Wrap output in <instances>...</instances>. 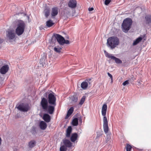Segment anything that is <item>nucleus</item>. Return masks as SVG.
<instances>
[{
  "mask_svg": "<svg viewBox=\"0 0 151 151\" xmlns=\"http://www.w3.org/2000/svg\"><path fill=\"white\" fill-rule=\"evenodd\" d=\"M104 52L105 56L106 57L115 60L116 63L121 64L122 63V61L121 60L114 56L112 55L111 54L108 53L106 50H104Z\"/></svg>",
  "mask_w": 151,
  "mask_h": 151,
  "instance_id": "6e6552de",
  "label": "nucleus"
},
{
  "mask_svg": "<svg viewBox=\"0 0 151 151\" xmlns=\"http://www.w3.org/2000/svg\"><path fill=\"white\" fill-rule=\"evenodd\" d=\"M66 148L64 145L61 146L60 148V151H66Z\"/></svg>",
  "mask_w": 151,
  "mask_h": 151,
  "instance_id": "72a5a7b5",
  "label": "nucleus"
},
{
  "mask_svg": "<svg viewBox=\"0 0 151 151\" xmlns=\"http://www.w3.org/2000/svg\"><path fill=\"white\" fill-rule=\"evenodd\" d=\"M54 24L52 21L51 20H49L46 22V26L48 27H50Z\"/></svg>",
  "mask_w": 151,
  "mask_h": 151,
  "instance_id": "a878e982",
  "label": "nucleus"
},
{
  "mask_svg": "<svg viewBox=\"0 0 151 151\" xmlns=\"http://www.w3.org/2000/svg\"><path fill=\"white\" fill-rule=\"evenodd\" d=\"M48 101L47 99L44 98L42 99L40 104L43 110H45L47 109L48 106Z\"/></svg>",
  "mask_w": 151,
  "mask_h": 151,
  "instance_id": "1a4fd4ad",
  "label": "nucleus"
},
{
  "mask_svg": "<svg viewBox=\"0 0 151 151\" xmlns=\"http://www.w3.org/2000/svg\"><path fill=\"white\" fill-rule=\"evenodd\" d=\"M142 39V38L141 37H139L137 38L134 41L133 45H135L138 43L140 41H141Z\"/></svg>",
  "mask_w": 151,
  "mask_h": 151,
  "instance_id": "bb28decb",
  "label": "nucleus"
},
{
  "mask_svg": "<svg viewBox=\"0 0 151 151\" xmlns=\"http://www.w3.org/2000/svg\"><path fill=\"white\" fill-rule=\"evenodd\" d=\"M107 108L106 104H104L102 107L101 111L102 115L104 116L103 118L105 117L106 119H107L106 116Z\"/></svg>",
  "mask_w": 151,
  "mask_h": 151,
  "instance_id": "4468645a",
  "label": "nucleus"
},
{
  "mask_svg": "<svg viewBox=\"0 0 151 151\" xmlns=\"http://www.w3.org/2000/svg\"><path fill=\"white\" fill-rule=\"evenodd\" d=\"M39 126L41 129L45 130L47 127V124L45 122L42 121L40 123Z\"/></svg>",
  "mask_w": 151,
  "mask_h": 151,
  "instance_id": "f3484780",
  "label": "nucleus"
},
{
  "mask_svg": "<svg viewBox=\"0 0 151 151\" xmlns=\"http://www.w3.org/2000/svg\"><path fill=\"white\" fill-rule=\"evenodd\" d=\"M119 40L116 37H111L109 38L107 40V44L109 47L113 49L114 48L116 45H119Z\"/></svg>",
  "mask_w": 151,
  "mask_h": 151,
  "instance_id": "f257e3e1",
  "label": "nucleus"
},
{
  "mask_svg": "<svg viewBox=\"0 0 151 151\" xmlns=\"http://www.w3.org/2000/svg\"><path fill=\"white\" fill-rule=\"evenodd\" d=\"M55 106L50 105L48 106L47 109L45 110L46 111L50 114H52L53 113L55 109Z\"/></svg>",
  "mask_w": 151,
  "mask_h": 151,
  "instance_id": "ddd939ff",
  "label": "nucleus"
},
{
  "mask_svg": "<svg viewBox=\"0 0 151 151\" xmlns=\"http://www.w3.org/2000/svg\"><path fill=\"white\" fill-rule=\"evenodd\" d=\"M88 83L86 81L82 82L81 84V87L83 89H86L88 86Z\"/></svg>",
  "mask_w": 151,
  "mask_h": 151,
  "instance_id": "b1692460",
  "label": "nucleus"
},
{
  "mask_svg": "<svg viewBox=\"0 0 151 151\" xmlns=\"http://www.w3.org/2000/svg\"><path fill=\"white\" fill-rule=\"evenodd\" d=\"M107 74H108V76L111 78V82H112V81H113V77H112V75L109 73H107Z\"/></svg>",
  "mask_w": 151,
  "mask_h": 151,
  "instance_id": "ea45409f",
  "label": "nucleus"
},
{
  "mask_svg": "<svg viewBox=\"0 0 151 151\" xmlns=\"http://www.w3.org/2000/svg\"><path fill=\"white\" fill-rule=\"evenodd\" d=\"M111 0H105L104 4L105 5H107L111 2Z\"/></svg>",
  "mask_w": 151,
  "mask_h": 151,
  "instance_id": "4c0bfd02",
  "label": "nucleus"
},
{
  "mask_svg": "<svg viewBox=\"0 0 151 151\" xmlns=\"http://www.w3.org/2000/svg\"><path fill=\"white\" fill-rule=\"evenodd\" d=\"M9 68V66L7 65L3 66L0 69V72L2 74H5L7 72Z\"/></svg>",
  "mask_w": 151,
  "mask_h": 151,
  "instance_id": "2eb2a0df",
  "label": "nucleus"
},
{
  "mask_svg": "<svg viewBox=\"0 0 151 151\" xmlns=\"http://www.w3.org/2000/svg\"><path fill=\"white\" fill-rule=\"evenodd\" d=\"M41 56V59L46 60L47 58V55L45 53H43V54Z\"/></svg>",
  "mask_w": 151,
  "mask_h": 151,
  "instance_id": "2f4dec72",
  "label": "nucleus"
},
{
  "mask_svg": "<svg viewBox=\"0 0 151 151\" xmlns=\"http://www.w3.org/2000/svg\"><path fill=\"white\" fill-rule=\"evenodd\" d=\"M6 37L10 41L15 39L16 34L14 30L9 29L6 31Z\"/></svg>",
  "mask_w": 151,
  "mask_h": 151,
  "instance_id": "423d86ee",
  "label": "nucleus"
},
{
  "mask_svg": "<svg viewBox=\"0 0 151 151\" xmlns=\"http://www.w3.org/2000/svg\"><path fill=\"white\" fill-rule=\"evenodd\" d=\"M72 127L71 126H69L66 131V136L67 137H69L70 136V133L72 132Z\"/></svg>",
  "mask_w": 151,
  "mask_h": 151,
  "instance_id": "5701e85b",
  "label": "nucleus"
},
{
  "mask_svg": "<svg viewBox=\"0 0 151 151\" xmlns=\"http://www.w3.org/2000/svg\"><path fill=\"white\" fill-rule=\"evenodd\" d=\"M36 144V142L35 141H31L29 143L28 147L30 148H32L35 146Z\"/></svg>",
  "mask_w": 151,
  "mask_h": 151,
  "instance_id": "393cba45",
  "label": "nucleus"
},
{
  "mask_svg": "<svg viewBox=\"0 0 151 151\" xmlns=\"http://www.w3.org/2000/svg\"><path fill=\"white\" fill-rule=\"evenodd\" d=\"M48 102L51 105H56V98L53 93H50L48 95Z\"/></svg>",
  "mask_w": 151,
  "mask_h": 151,
  "instance_id": "0eeeda50",
  "label": "nucleus"
},
{
  "mask_svg": "<svg viewBox=\"0 0 151 151\" xmlns=\"http://www.w3.org/2000/svg\"><path fill=\"white\" fill-rule=\"evenodd\" d=\"M74 16L73 14L72 15V16Z\"/></svg>",
  "mask_w": 151,
  "mask_h": 151,
  "instance_id": "a18cd8bd",
  "label": "nucleus"
},
{
  "mask_svg": "<svg viewBox=\"0 0 151 151\" xmlns=\"http://www.w3.org/2000/svg\"><path fill=\"white\" fill-rule=\"evenodd\" d=\"M72 101L74 102H76L78 100L76 96H73L72 98Z\"/></svg>",
  "mask_w": 151,
  "mask_h": 151,
  "instance_id": "f704fd0d",
  "label": "nucleus"
},
{
  "mask_svg": "<svg viewBox=\"0 0 151 151\" xmlns=\"http://www.w3.org/2000/svg\"><path fill=\"white\" fill-rule=\"evenodd\" d=\"M88 83L90 84V83L89 82H88Z\"/></svg>",
  "mask_w": 151,
  "mask_h": 151,
  "instance_id": "c03bdc74",
  "label": "nucleus"
},
{
  "mask_svg": "<svg viewBox=\"0 0 151 151\" xmlns=\"http://www.w3.org/2000/svg\"><path fill=\"white\" fill-rule=\"evenodd\" d=\"M78 136V134L76 133L73 134L70 138L71 141L73 142H74L77 139Z\"/></svg>",
  "mask_w": 151,
  "mask_h": 151,
  "instance_id": "6ab92c4d",
  "label": "nucleus"
},
{
  "mask_svg": "<svg viewBox=\"0 0 151 151\" xmlns=\"http://www.w3.org/2000/svg\"><path fill=\"white\" fill-rule=\"evenodd\" d=\"M129 81L127 80V81H125L123 83L122 85L124 86H126V85H127L128 84H129Z\"/></svg>",
  "mask_w": 151,
  "mask_h": 151,
  "instance_id": "c9c22d12",
  "label": "nucleus"
},
{
  "mask_svg": "<svg viewBox=\"0 0 151 151\" xmlns=\"http://www.w3.org/2000/svg\"><path fill=\"white\" fill-rule=\"evenodd\" d=\"M93 8L92 7V8H88V10L89 11H92V10H93Z\"/></svg>",
  "mask_w": 151,
  "mask_h": 151,
  "instance_id": "a19ab883",
  "label": "nucleus"
},
{
  "mask_svg": "<svg viewBox=\"0 0 151 151\" xmlns=\"http://www.w3.org/2000/svg\"><path fill=\"white\" fill-rule=\"evenodd\" d=\"M1 144V138H0V145Z\"/></svg>",
  "mask_w": 151,
  "mask_h": 151,
  "instance_id": "37998d69",
  "label": "nucleus"
},
{
  "mask_svg": "<svg viewBox=\"0 0 151 151\" xmlns=\"http://www.w3.org/2000/svg\"><path fill=\"white\" fill-rule=\"evenodd\" d=\"M61 48H57L56 47H55L54 48V51L56 52L57 53H60L61 52Z\"/></svg>",
  "mask_w": 151,
  "mask_h": 151,
  "instance_id": "7c9ffc66",
  "label": "nucleus"
},
{
  "mask_svg": "<svg viewBox=\"0 0 151 151\" xmlns=\"http://www.w3.org/2000/svg\"><path fill=\"white\" fill-rule=\"evenodd\" d=\"M103 121L104 130L106 133H107L109 131V127L107 119H106V118L104 117V118H103Z\"/></svg>",
  "mask_w": 151,
  "mask_h": 151,
  "instance_id": "9d476101",
  "label": "nucleus"
},
{
  "mask_svg": "<svg viewBox=\"0 0 151 151\" xmlns=\"http://www.w3.org/2000/svg\"><path fill=\"white\" fill-rule=\"evenodd\" d=\"M2 40L0 38V44L2 42Z\"/></svg>",
  "mask_w": 151,
  "mask_h": 151,
  "instance_id": "79ce46f5",
  "label": "nucleus"
},
{
  "mask_svg": "<svg viewBox=\"0 0 151 151\" xmlns=\"http://www.w3.org/2000/svg\"><path fill=\"white\" fill-rule=\"evenodd\" d=\"M72 124L74 126H77L78 124V119L77 118H74L72 122Z\"/></svg>",
  "mask_w": 151,
  "mask_h": 151,
  "instance_id": "cd10ccee",
  "label": "nucleus"
},
{
  "mask_svg": "<svg viewBox=\"0 0 151 151\" xmlns=\"http://www.w3.org/2000/svg\"><path fill=\"white\" fill-rule=\"evenodd\" d=\"M70 9L68 7H65L63 11V16L68 17L70 16Z\"/></svg>",
  "mask_w": 151,
  "mask_h": 151,
  "instance_id": "dca6fc26",
  "label": "nucleus"
},
{
  "mask_svg": "<svg viewBox=\"0 0 151 151\" xmlns=\"http://www.w3.org/2000/svg\"><path fill=\"white\" fill-rule=\"evenodd\" d=\"M44 13L45 17L46 18L50 14V8L48 7H45L44 11Z\"/></svg>",
  "mask_w": 151,
  "mask_h": 151,
  "instance_id": "aec40b11",
  "label": "nucleus"
},
{
  "mask_svg": "<svg viewBox=\"0 0 151 151\" xmlns=\"http://www.w3.org/2000/svg\"><path fill=\"white\" fill-rule=\"evenodd\" d=\"M63 45L64 44H69V41L68 40H65V39H64V41H63Z\"/></svg>",
  "mask_w": 151,
  "mask_h": 151,
  "instance_id": "58836bf2",
  "label": "nucleus"
},
{
  "mask_svg": "<svg viewBox=\"0 0 151 151\" xmlns=\"http://www.w3.org/2000/svg\"><path fill=\"white\" fill-rule=\"evenodd\" d=\"M43 119L45 121L47 122H49L50 120V116L47 114H45L43 115Z\"/></svg>",
  "mask_w": 151,
  "mask_h": 151,
  "instance_id": "a211bd4d",
  "label": "nucleus"
},
{
  "mask_svg": "<svg viewBox=\"0 0 151 151\" xmlns=\"http://www.w3.org/2000/svg\"><path fill=\"white\" fill-rule=\"evenodd\" d=\"M64 39V37L61 35L59 34H54L53 35L51 39V41L55 43V42H56V39L60 45H63Z\"/></svg>",
  "mask_w": 151,
  "mask_h": 151,
  "instance_id": "20e7f679",
  "label": "nucleus"
},
{
  "mask_svg": "<svg viewBox=\"0 0 151 151\" xmlns=\"http://www.w3.org/2000/svg\"><path fill=\"white\" fill-rule=\"evenodd\" d=\"M45 60L41 58L40 60V63L43 66H44V65L45 64Z\"/></svg>",
  "mask_w": 151,
  "mask_h": 151,
  "instance_id": "c756f323",
  "label": "nucleus"
},
{
  "mask_svg": "<svg viewBox=\"0 0 151 151\" xmlns=\"http://www.w3.org/2000/svg\"><path fill=\"white\" fill-rule=\"evenodd\" d=\"M73 107H71L68 111L66 116H65V119H67L73 113Z\"/></svg>",
  "mask_w": 151,
  "mask_h": 151,
  "instance_id": "4be33fe9",
  "label": "nucleus"
},
{
  "mask_svg": "<svg viewBox=\"0 0 151 151\" xmlns=\"http://www.w3.org/2000/svg\"><path fill=\"white\" fill-rule=\"evenodd\" d=\"M132 23V20L130 18H127L125 19L122 26L123 31L126 33L130 29Z\"/></svg>",
  "mask_w": 151,
  "mask_h": 151,
  "instance_id": "f03ea898",
  "label": "nucleus"
},
{
  "mask_svg": "<svg viewBox=\"0 0 151 151\" xmlns=\"http://www.w3.org/2000/svg\"><path fill=\"white\" fill-rule=\"evenodd\" d=\"M25 25L24 22L22 20L18 21L17 28L15 29V32L18 35H20L24 32Z\"/></svg>",
  "mask_w": 151,
  "mask_h": 151,
  "instance_id": "7ed1b4c3",
  "label": "nucleus"
},
{
  "mask_svg": "<svg viewBox=\"0 0 151 151\" xmlns=\"http://www.w3.org/2000/svg\"><path fill=\"white\" fill-rule=\"evenodd\" d=\"M145 19L149 23L151 21V20L150 17H145Z\"/></svg>",
  "mask_w": 151,
  "mask_h": 151,
  "instance_id": "e433bc0d",
  "label": "nucleus"
},
{
  "mask_svg": "<svg viewBox=\"0 0 151 151\" xmlns=\"http://www.w3.org/2000/svg\"><path fill=\"white\" fill-rule=\"evenodd\" d=\"M58 9L57 7H54L52 8L51 11V16L52 18H54L58 13Z\"/></svg>",
  "mask_w": 151,
  "mask_h": 151,
  "instance_id": "f8f14e48",
  "label": "nucleus"
},
{
  "mask_svg": "<svg viewBox=\"0 0 151 151\" xmlns=\"http://www.w3.org/2000/svg\"><path fill=\"white\" fill-rule=\"evenodd\" d=\"M86 98V96H83L82 98L81 99L80 102L79 103V104L80 105H82L84 103L85 99Z\"/></svg>",
  "mask_w": 151,
  "mask_h": 151,
  "instance_id": "c85d7f7f",
  "label": "nucleus"
},
{
  "mask_svg": "<svg viewBox=\"0 0 151 151\" xmlns=\"http://www.w3.org/2000/svg\"><path fill=\"white\" fill-rule=\"evenodd\" d=\"M17 108L19 110L24 112H27L30 109L29 105L24 103L20 104Z\"/></svg>",
  "mask_w": 151,
  "mask_h": 151,
  "instance_id": "39448f33",
  "label": "nucleus"
},
{
  "mask_svg": "<svg viewBox=\"0 0 151 151\" xmlns=\"http://www.w3.org/2000/svg\"><path fill=\"white\" fill-rule=\"evenodd\" d=\"M127 151H131L132 147L129 144H127L126 147Z\"/></svg>",
  "mask_w": 151,
  "mask_h": 151,
  "instance_id": "473e14b6",
  "label": "nucleus"
},
{
  "mask_svg": "<svg viewBox=\"0 0 151 151\" xmlns=\"http://www.w3.org/2000/svg\"><path fill=\"white\" fill-rule=\"evenodd\" d=\"M68 4L69 7L71 9H74L76 7L77 2L76 0H70Z\"/></svg>",
  "mask_w": 151,
  "mask_h": 151,
  "instance_id": "9b49d317",
  "label": "nucleus"
},
{
  "mask_svg": "<svg viewBox=\"0 0 151 151\" xmlns=\"http://www.w3.org/2000/svg\"><path fill=\"white\" fill-rule=\"evenodd\" d=\"M63 142L65 145L67 147H70L72 146V144L71 142L68 140H63Z\"/></svg>",
  "mask_w": 151,
  "mask_h": 151,
  "instance_id": "412c9836",
  "label": "nucleus"
}]
</instances>
